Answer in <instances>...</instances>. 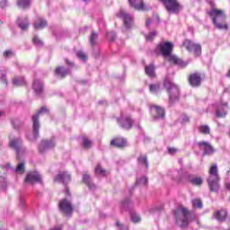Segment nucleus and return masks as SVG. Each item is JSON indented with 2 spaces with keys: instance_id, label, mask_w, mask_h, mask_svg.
Returning <instances> with one entry per match:
<instances>
[{
  "instance_id": "f257e3e1",
  "label": "nucleus",
  "mask_w": 230,
  "mask_h": 230,
  "mask_svg": "<svg viewBox=\"0 0 230 230\" xmlns=\"http://www.w3.org/2000/svg\"><path fill=\"white\" fill-rule=\"evenodd\" d=\"M208 17H210L212 21V24H214L217 30H229V25H227V15L226 14V11L222 9L212 8L208 13Z\"/></svg>"
},
{
  "instance_id": "f03ea898",
  "label": "nucleus",
  "mask_w": 230,
  "mask_h": 230,
  "mask_svg": "<svg viewBox=\"0 0 230 230\" xmlns=\"http://www.w3.org/2000/svg\"><path fill=\"white\" fill-rule=\"evenodd\" d=\"M164 87L166 89L169 94V103L173 105V103L179 102L181 98V91L177 85L173 84L168 77H165L164 80Z\"/></svg>"
},
{
  "instance_id": "7ed1b4c3",
  "label": "nucleus",
  "mask_w": 230,
  "mask_h": 230,
  "mask_svg": "<svg viewBox=\"0 0 230 230\" xmlns=\"http://www.w3.org/2000/svg\"><path fill=\"white\" fill-rule=\"evenodd\" d=\"M158 2L163 4L169 13L179 14L182 10V4L179 3V0H158Z\"/></svg>"
},
{
  "instance_id": "20e7f679",
  "label": "nucleus",
  "mask_w": 230,
  "mask_h": 230,
  "mask_svg": "<svg viewBox=\"0 0 230 230\" xmlns=\"http://www.w3.org/2000/svg\"><path fill=\"white\" fill-rule=\"evenodd\" d=\"M49 112L48 108L42 107L41 110L38 111L34 115H32V134L34 137H39V130H40V121L39 118H40V114H44Z\"/></svg>"
},
{
  "instance_id": "39448f33",
  "label": "nucleus",
  "mask_w": 230,
  "mask_h": 230,
  "mask_svg": "<svg viewBox=\"0 0 230 230\" xmlns=\"http://www.w3.org/2000/svg\"><path fill=\"white\" fill-rule=\"evenodd\" d=\"M182 46L187 51L193 53L195 57H200V55H202V47L199 44L191 41V40H185Z\"/></svg>"
},
{
  "instance_id": "423d86ee",
  "label": "nucleus",
  "mask_w": 230,
  "mask_h": 230,
  "mask_svg": "<svg viewBox=\"0 0 230 230\" xmlns=\"http://www.w3.org/2000/svg\"><path fill=\"white\" fill-rule=\"evenodd\" d=\"M208 187L211 193H217L220 190V177L217 173H210L208 178Z\"/></svg>"
},
{
  "instance_id": "0eeeda50",
  "label": "nucleus",
  "mask_w": 230,
  "mask_h": 230,
  "mask_svg": "<svg viewBox=\"0 0 230 230\" xmlns=\"http://www.w3.org/2000/svg\"><path fill=\"white\" fill-rule=\"evenodd\" d=\"M156 51H159L164 58H168L173 52V43L170 41L160 43L156 47Z\"/></svg>"
},
{
  "instance_id": "6e6552de",
  "label": "nucleus",
  "mask_w": 230,
  "mask_h": 230,
  "mask_svg": "<svg viewBox=\"0 0 230 230\" xmlns=\"http://www.w3.org/2000/svg\"><path fill=\"white\" fill-rule=\"evenodd\" d=\"M150 114L154 119H164L166 116V111L164 108L159 105L153 104L149 107Z\"/></svg>"
},
{
  "instance_id": "1a4fd4ad",
  "label": "nucleus",
  "mask_w": 230,
  "mask_h": 230,
  "mask_svg": "<svg viewBox=\"0 0 230 230\" xmlns=\"http://www.w3.org/2000/svg\"><path fill=\"white\" fill-rule=\"evenodd\" d=\"M59 210L65 217H71L73 211H75V208L68 199H61L59 201Z\"/></svg>"
},
{
  "instance_id": "9d476101",
  "label": "nucleus",
  "mask_w": 230,
  "mask_h": 230,
  "mask_svg": "<svg viewBox=\"0 0 230 230\" xmlns=\"http://www.w3.org/2000/svg\"><path fill=\"white\" fill-rule=\"evenodd\" d=\"M117 17L124 21V26L127 28V30H130V28H132V25L134 24V19L127 12L120 10L117 13Z\"/></svg>"
},
{
  "instance_id": "9b49d317",
  "label": "nucleus",
  "mask_w": 230,
  "mask_h": 230,
  "mask_svg": "<svg viewBox=\"0 0 230 230\" xmlns=\"http://www.w3.org/2000/svg\"><path fill=\"white\" fill-rule=\"evenodd\" d=\"M188 82L191 87H200V84H202V74L199 72L190 74Z\"/></svg>"
},
{
  "instance_id": "f8f14e48",
  "label": "nucleus",
  "mask_w": 230,
  "mask_h": 230,
  "mask_svg": "<svg viewBox=\"0 0 230 230\" xmlns=\"http://www.w3.org/2000/svg\"><path fill=\"white\" fill-rule=\"evenodd\" d=\"M182 217H176V222L180 223L181 228H187L189 226L190 211L188 208H182L181 209Z\"/></svg>"
},
{
  "instance_id": "ddd939ff",
  "label": "nucleus",
  "mask_w": 230,
  "mask_h": 230,
  "mask_svg": "<svg viewBox=\"0 0 230 230\" xmlns=\"http://www.w3.org/2000/svg\"><path fill=\"white\" fill-rule=\"evenodd\" d=\"M110 145L111 146H114V148L123 150L124 148H127V145H128V143L127 142V138L125 137H115L111 140Z\"/></svg>"
},
{
  "instance_id": "4468645a",
  "label": "nucleus",
  "mask_w": 230,
  "mask_h": 230,
  "mask_svg": "<svg viewBox=\"0 0 230 230\" xmlns=\"http://www.w3.org/2000/svg\"><path fill=\"white\" fill-rule=\"evenodd\" d=\"M198 146L199 150H203V155H213L215 154V147L209 142L199 141Z\"/></svg>"
},
{
  "instance_id": "2eb2a0df",
  "label": "nucleus",
  "mask_w": 230,
  "mask_h": 230,
  "mask_svg": "<svg viewBox=\"0 0 230 230\" xmlns=\"http://www.w3.org/2000/svg\"><path fill=\"white\" fill-rule=\"evenodd\" d=\"M128 3L130 6L137 12H146L148 10L144 0H128Z\"/></svg>"
},
{
  "instance_id": "dca6fc26",
  "label": "nucleus",
  "mask_w": 230,
  "mask_h": 230,
  "mask_svg": "<svg viewBox=\"0 0 230 230\" xmlns=\"http://www.w3.org/2000/svg\"><path fill=\"white\" fill-rule=\"evenodd\" d=\"M118 123L120 125L121 128H124V130H130L134 125V120L130 116H128L125 119H118Z\"/></svg>"
},
{
  "instance_id": "f3484780",
  "label": "nucleus",
  "mask_w": 230,
  "mask_h": 230,
  "mask_svg": "<svg viewBox=\"0 0 230 230\" xmlns=\"http://www.w3.org/2000/svg\"><path fill=\"white\" fill-rule=\"evenodd\" d=\"M55 146L56 143L54 139L42 140L39 146V150L40 152L44 153L46 150H49V148H55Z\"/></svg>"
},
{
  "instance_id": "a211bd4d",
  "label": "nucleus",
  "mask_w": 230,
  "mask_h": 230,
  "mask_svg": "<svg viewBox=\"0 0 230 230\" xmlns=\"http://www.w3.org/2000/svg\"><path fill=\"white\" fill-rule=\"evenodd\" d=\"M167 58L168 62H170L171 64H174V66H179L180 67H186L188 66V62L177 58V56H173L171 54L167 57Z\"/></svg>"
},
{
  "instance_id": "6ab92c4d",
  "label": "nucleus",
  "mask_w": 230,
  "mask_h": 230,
  "mask_svg": "<svg viewBox=\"0 0 230 230\" xmlns=\"http://www.w3.org/2000/svg\"><path fill=\"white\" fill-rule=\"evenodd\" d=\"M40 181V175L36 173H29L26 175L24 183L33 184Z\"/></svg>"
},
{
  "instance_id": "aec40b11",
  "label": "nucleus",
  "mask_w": 230,
  "mask_h": 230,
  "mask_svg": "<svg viewBox=\"0 0 230 230\" xmlns=\"http://www.w3.org/2000/svg\"><path fill=\"white\" fill-rule=\"evenodd\" d=\"M216 220L218 222H225V220L227 218V210L221 209L215 211L213 214Z\"/></svg>"
},
{
  "instance_id": "412c9836",
  "label": "nucleus",
  "mask_w": 230,
  "mask_h": 230,
  "mask_svg": "<svg viewBox=\"0 0 230 230\" xmlns=\"http://www.w3.org/2000/svg\"><path fill=\"white\" fill-rule=\"evenodd\" d=\"M216 116L217 118H226V116H227V102L217 107Z\"/></svg>"
},
{
  "instance_id": "4be33fe9",
  "label": "nucleus",
  "mask_w": 230,
  "mask_h": 230,
  "mask_svg": "<svg viewBox=\"0 0 230 230\" xmlns=\"http://www.w3.org/2000/svg\"><path fill=\"white\" fill-rule=\"evenodd\" d=\"M54 73L56 76H60V78H66L69 75V71L64 66H57Z\"/></svg>"
},
{
  "instance_id": "5701e85b",
  "label": "nucleus",
  "mask_w": 230,
  "mask_h": 230,
  "mask_svg": "<svg viewBox=\"0 0 230 230\" xmlns=\"http://www.w3.org/2000/svg\"><path fill=\"white\" fill-rule=\"evenodd\" d=\"M9 146L16 150L17 154H19V150L22 148V140L21 139H13L9 143Z\"/></svg>"
},
{
  "instance_id": "b1692460",
  "label": "nucleus",
  "mask_w": 230,
  "mask_h": 230,
  "mask_svg": "<svg viewBox=\"0 0 230 230\" xmlns=\"http://www.w3.org/2000/svg\"><path fill=\"white\" fill-rule=\"evenodd\" d=\"M145 72L146 75H147V76H149L150 78H155V66H154V64L146 66Z\"/></svg>"
},
{
  "instance_id": "393cba45",
  "label": "nucleus",
  "mask_w": 230,
  "mask_h": 230,
  "mask_svg": "<svg viewBox=\"0 0 230 230\" xmlns=\"http://www.w3.org/2000/svg\"><path fill=\"white\" fill-rule=\"evenodd\" d=\"M33 90L35 91L36 94H42V91H44V86L42 85V83L39 80H35L33 82Z\"/></svg>"
},
{
  "instance_id": "a878e982",
  "label": "nucleus",
  "mask_w": 230,
  "mask_h": 230,
  "mask_svg": "<svg viewBox=\"0 0 230 230\" xmlns=\"http://www.w3.org/2000/svg\"><path fill=\"white\" fill-rule=\"evenodd\" d=\"M47 26L48 22L42 18L38 19L34 23L35 30H43V28H46Z\"/></svg>"
},
{
  "instance_id": "bb28decb",
  "label": "nucleus",
  "mask_w": 230,
  "mask_h": 230,
  "mask_svg": "<svg viewBox=\"0 0 230 230\" xmlns=\"http://www.w3.org/2000/svg\"><path fill=\"white\" fill-rule=\"evenodd\" d=\"M13 85L16 87H22L26 85V80L22 76H17L13 79Z\"/></svg>"
},
{
  "instance_id": "cd10ccee",
  "label": "nucleus",
  "mask_w": 230,
  "mask_h": 230,
  "mask_svg": "<svg viewBox=\"0 0 230 230\" xmlns=\"http://www.w3.org/2000/svg\"><path fill=\"white\" fill-rule=\"evenodd\" d=\"M17 4L19 8L26 10V8H30V6H31V0H18Z\"/></svg>"
},
{
  "instance_id": "c85d7f7f",
  "label": "nucleus",
  "mask_w": 230,
  "mask_h": 230,
  "mask_svg": "<svg viewBox=\"0 0 230 230\" xmlns=\"http://www.w3.org/2000/svg\"><path fill=\"white\" fill-rule=\"evenodd\" d=\"M83 181L85 185L88 186L90 190L95 189V185L92 183V180L89 174H84Z\"/></svg>"
},
{
  "instance_id": "c756f323",
  "label": "nucleus",
  "mask_w": 230,
  "mask_h": 230,
  "mask_svg": "<svg viewBox=\"0 0 230 230\" xmlns=\"http://www.w3.org/2000/svg\"><path fill=\"white\" fill-rule=\"evenodd\" d=\"M137 161L141 166H144V168H148V157L146 155H140L137 158Z\"/></svg>"
},
{
  "instance_id": "7c9ffc66",
  "label": "nucleus",
  "mask_w": 230,
  "mask_h": 230,
  "mask_svg": "<svg viewBox=\"0 0 230 230\" xmlns=\"http://www.w3.org/2000/svg\"><path fill=\"white\" fill-rule=\"evenodd\" d=\"M191 207L194 209H201L203 208L202 199L199 198L191 199Z\"/></svg>"
},
{
  "instance_id": "2f4dec72",
  "label": "nucleus",
  "mask_w": 230,
  "mask_h": 230,
  "mask_svg": "<svg viewBox=\"0 0 230 230\" xmlns=\"http://www.w3.org/2000/svg\"><path fill=\"white\" fill-rule=\"evenodd\" d=\"M83 146L89 150L93 146V141H91L89 138H87L86 136H83Z\"/></svg>"
},
{
  "instance_id": "473e14b6",
  "label": "nucleus",
  "mask_w": 230,
  "mask_h": 230,
  "mask_svg": "<svg viewBox=\"0 0 230 230\" xmlns=\"http://www.w3.org/2000/svg\"><path fill=\"white\" fill-rule=\"evenodd\" d=\"M199 131L200 132V134H204L205 136H208L211 132L208 125L199 126Z\"/></svg>"
},
{
  "instance_id": "72a5a7b5",
  "label": "nucleus",
  "mask_w": 230,
  "mask_h": 230,
  "mask_svg": "<svg viewBox=\"0 0 230 230\" xmlns=\"http://www.w3.org/2000/svg\"><path fill=\"white\" fill-rule=\"evenodd\" d=\"M190 182L194 186H201L202 183H204V181L200 177H196L191 179Z\"/></svg>"
},
{
  "instance_id": "f704fd0d",
  "label": "nucleus",
  "mask_w": 230,
  "mask_h": 230,
  "mask_svg": "<svg viewBox=\"0 0 230 230\" xmlns=\"http://www.w3.org/2000/svg\"><path fill=\"white\" fill-rule=\"evenodd\" d=\"M161 89V84L159 83L149 84L150 93H157Z\"/></svg>"
},
{
  "instance_id": "c9c22d12",
  "label": "nucleus",
  "mask_w": 230,
  "mask_h": 230,
  "mask_svg": "<svg viewBox=\"0 0 230 230\" xmlns=\"http://www.w3.org/2000/svg\"><path fill=\"white\" fill-rule=\"evenodd\" d=\"M97 40H98V34H96L95 31H93L90 36V44H92V46H96Z\"/></svg>"
},
{
  "instance_id": "e433bc0d",
  "label": "nucleus",
  "mask_w": 230,
  "mask_h": 230,
  "mask_svg": "<svg viewBox=\"0 0 230 230\" xmlns=\"http://www.w3.org/2000/svg\"><path fill=\"white\" fill-rule=\"evenodd\" d=\"M155 37H157V31H154L152 32H150L146 37V40H149V42L154 41V39H155Z\"/></svg>"
},
{
  "instance_id": "4c0bfd02",
  "label": "nucleus",
  "mask_w": 230,
  "mask_h": 230,
  "mask_svg": "<svg viewBox=\"0 0 230 230\" xmlns=\"http://www.w3.org/2000/svg\"><path fill=\"white\" fill-rule=\"evenodd\" d=\"M18 173H24V162L20 163L15 169Z\"/></svg>"
},
{
  "instance_id": "58836bf2",
  "label": "nucleus",
  "mask_w": 230,
  "mask_h": 230,
  "mask_svg": "<svg viewBox=\"0 0 230 230\" xmlns=\"http://www.w3.org/2000/svg\"><path fill=\"white\" fill-rule=\"evenodd\" d=\"M107 171L103 169L101 164H97L95 167V173H106Z\"/></svg>"
},
{
  "instance_id": "ea45409f",
  "label": "nucleus",
  "mask_w": 230,
  "mask_h": 230,
  "mask_svg": "<svg viewBox=\"0 0 230 230\" xmlns=\"http://www.w3.org/2000/svg\"><path fill=\"white\" fill-rule=\"evenodd\" d=\"M218 172V166L217 164H213L209 168V173H217Z\"/></svg>"
},
{
  "instance_id": "a19ab883",
  "label": "nucleus",
  "mask_w": 230,
  "mask_h": 230,
  "mask_svg": "<svg viewBox=\"0 0 230 230\" xmlns=\"http://www.w3.org/2000/svg\"><path fill=\"white\" fill-rule=\"evenodd\" d=\"M32 42L33 44H35L36 46H42V40L40 39H39V37L35 36L32 39Z\"/></svg>"
},
{
  "instance_id": "79ce46f5",
  "label": "nucleus",
  "mask_w": 230,
  "mask_h": 230,
  "mask_svg": "<svg viewBox=\"0 0 230 230\" xmlns=\"http://www.w3.org/2000/svg\"><path fill=\"white\" fill-rule=\"evenodd\" d=\"M77 57L81 60H87V56L85 55V53H84L82 51L77 52Z\"/></svg>"
},
{
  "instance_id": "37998d69",
  "label": "nucleus",
  "mask_w": 230,
  "mask_h": 230,
  "mask_svg": "<svg viewBox=\"0 0 230 230\" xmlns=\"http://www.w3.org/2000/svg\"><path fill=\"white\" fill-rule=\"evenodd\" d=\"M4 57H5V58H10V57H13V51L12 50H5L4 52Z\"/></svg>"
},
{
  "instance_id": "c03bdc74",
  "label": "nucleus",
  "mask_w": 230,
  "mask_h": 230,
  "mask_svg": "<svg viewBox=\"0 0 230 230\" xmlns=\"http://www.w3.org/2000/svg\"><path fill=\"white\" fill-rule=\"evenodd\" d=\"M131 220L133 223H139V222H141V217H139L137 215H132Z\"/></svg>"
},
{
  "instance_id": "a18cd8bd",
  "label": "nucleus",
  "mask_w": 230,
  "mask_h": 230,
  "mask_svg": "<svg viewBox=\"0 0 230 230\" xmlns=\"http://www.w3.org/2000/svg\"><path fill=\"white\" fill-rule=\"evenodd\" d=\"M19 26H20L21 30L24 31V30H28V28L30 26V23H28V22H26V23L21 22V23H19Z\"/></svg>"
},
{
  "instance_id": "49530a36",
  "label": "nucleus",
  "mask_w": 230,
  "mask_h": 230,
  "mask_svg": "<svg viewBox=\"0 0 230 230\" xmlns=\"http://www.w3.org/2000/svg\"><path fill=\"white\" fill-rule=\"evenodd\" d=\"M168 154H170L171 155H173V154H177V148L175 147H168Z\"/></svg>"
},
{
  "instance_id": "de8ad7c7",
  "label": "nucleus",
  "mask_w": 230,
  "mask_h": 230,
  "mask_svg": "<svg viewBox=\"0 0 230 230\" xmlns=\"http://www.w3.org/2000/svg\"><path fill=\"white\" fill-rule=\"evenodd\" d=\"M137 183L147 185V178H141L139 181H137Z\"/></svg>"
},
{
  "instance_id": "09e8293b",
  "label": "nucleus",
  "mask_w": 230,
  "mask_h": 230,
  "mask_svg": "<svg viewBox=\"0 0 230 230\" xmlns=\"http://www.w3.org/2000/svg\"><path fill=\"white\" fill-rule=\"evenodd\" d=\"M65 62H66V66H69L70 67H73L75 66V63L73 61H70L67 58H65Z\"/></svg>"
},
{
  "instance_id": "8fccbe9b",
  "label": "nucleus",
  "mask_w": 230,
  "mask_h": 230,
  "mask_svg": "<svg viewBox=\"0 0 230 230\" xmlns=\"http://www.w3.org/2000/svg\"><path fill=\"white\" fill-rule=\"evenodd\" d=\"M150 24H152V19L147 18L146 21V25L150 26Z\"/></svg>"
},
{
  "instance_id": "3c124183",
  "label": "nucleus",
  "mask_w": 230,
  "mask_h": 230,
  "mask_svg": "<svg viewBox=\"0 0 230 230\" xmlns=\"http://www.w3.org/2000/svg\"><path fill=\"white\" fill-rule=\"evenodd\" d=\"M116 226H117V227H122L123 226V225L119 221L116 222Z\"/></svg>"
},
{
  "instance_id": "603ef678",
  "label": "nucleus",
  "mask_w": 230,
  "mask_h": 230,
  "mask_svg": "<svg viewBox=\"0 0 230 230\" xmlns=\"http://www.w3.org/2000/svg\"><path fill=\"white\" fill-rule=\"evenodd\" d=\"M64 174H58V179L62 180Z\"/></svg>"
},
{
  "instance_id": "864d4df0",
  "label": "nucleus",
  "mask_w": 230,
  "mask_h": 230,
  "mask_svg": "<svg viewBox=\"0 0 230 230\" xmlns=\"http://www.w3.org/2000/svg\"><path fill=\"white\" fill-rule=\"evenodd\" d=\"M226 188L230 191V182L228 184H226Z\"/></svg>"
},
{
  "instance_id": "5fc2aeb1",
  "label": "nucleus",
  "mask_w": 230,
  "mask_h": 230,
  "mask_svg": "<svg viewBox=\"0 0 230 230\" xmlns=\"http://www.w3.org/2000/svg\"><path fill=\"white\" fill-rule=\"evenodd\" d=\"M50 230H62V228H60V227H54L53 229H50Z\"/></svg>"
},
{
  "instance_id": "6e6d98bb",
  "label": "nucleus",
  "mask_w": 230,
  "mask_h": 230,
  "mask_svg": "<svg viewBox=\"0 0 230 230\" xmlns=\"http://www.w3.org/2000/svg\"><path fill=\"white\" fill-rule=\"evenodd\" d=\"M185 121H190V118L184 119Z\"/></svg>"
},
{
  "instance_id": "4d7b16f0",
  "label": "nucleus",
  "mask_w": 230,
  "mask_h": 230,
  "mask_svg": "<svg viewBox=\"0 0 230 230\" xmlns=\"http://www.w3.org/2000/svg\"><path fill=\"white\" fill-rule=\"evenodd\" d=\"M4 113V112H0V116H3Z\"/></svg>"
},
{
  "instance_id": "13d9d810",
  "label": "nucleus",
  "mask_w": 230,
  "mask_h": 230,
  "mask_svg": "<svg viewBox=\"0 0 230 230\" xmlns=\"http://www.w3.org/2000/svg\"><path fill=\"white\" fill-rule=\"evenodd\" d=\"M67 194L70 195V192L68 191V190H66Z\"/></svg>"
},
{
  "instance_id": "bf43d9fd",
  "label": "nucleus",
  "mask_w": 230,
  "mask_h": 230,
  "mask_svg": "<svg viewBox=\"0 0 230 230\" xmlns=\"http://www.w3.org/2000/svg\"><path fill=\"white\" fill-rule=\"evenodd\" d=\"M84 1L87 2V1H90V0H84Z\"/></svg>"
},
{
  "instance_id": "052dcab7",
  "label": "nucleus",
  "mask_w": 230,
  "mask_h": 230,
  "mask_svg": "<svg viewBox=\"0 0 230 230\" xmlns=\"http://www.w3.org/2000/svg\"><path fill=\"white\" fill-rule=\"evenodd\" d=\"M125 230H128V227H127V228H125Z\"/></svg>"
},
{
  "instance_id": "680f3d73",
  "label": "nucleus",
  "mask_w": 230,
  "mask_h": 230,
  "mask_svg": "<svg viewBox=\"0 0 230 230\" xmlns=\"http://www.w3.org/2000/svg\"><path fill=\"white\" fill-rule=\"evenodd\" d=\"M230 230V229H229Z\"/></svg>"
}]
</instances>
